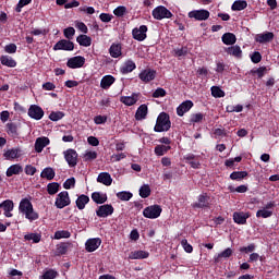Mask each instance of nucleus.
I'll return each mask as SVG.
<instances>
[{
    "instance_id": "obj_1",
    "label": "nucleus",
    "mask_w": 279,
    "mask_h": 279,
    "mask_svg": "<svg viewBox=\"0 0 279 279\" xmlns=\"http://www.w3.org/2000/svg\"><path fill=\"white\" fill-rule=\"evenodd\" d=\"M154 130L156 132H169V130H171V120H169V114L161 112L157 118Z\"/></svg>"
},
{
    "instance_id": "obj_2",
    "label": "nucleus",
    "mask_w": 279,
    "mask_h": 279,
    "mask_svg": "<svg viewBox=\"0 0 279 279\" xmlns=\"http://www.w3.org/2000/svg\"><path fill=\"white\" fill-rule=\"evenodd\" d=\"M70 205H71V197L69 196V192L66 191L60 192L56 197V202H54L56 208L62 209V208H66V206H70Z\"/></svg>"
},
{
    "instance_id": "obj_3",
    "label": "nucleus",
    "mask_w": 279,
    "mask_h": 279,
    "mask_svg": "<svg viewBox=\"0 0 279 279\" xmlns=\"http://www.w3.org/2000/svg\"><path fill=\"white\" fill-rule=\"evenodd\" d=\"M173 16V13L169 11L163 5H159L153 10V17L156 19V21H162V19H171Z\"/></svg>"
},
{
    "instance_id": "obj_4",
    "label": "nucleus",
    "mask_w": 279,
    "mask_h": 279,
    "mask_svg": "<svg viewBox=\"0 0 279 279\" xmlns=\"http://www.w3.org/2000/svg\"><path fill=\"white\" fill-rule=\"evenodd\" d=\"M161 214L162 207H160V205L148 206L143 210V215L146 219H158Z\"/></svg>"
},
{
    "instance_id": "obj_5",
    "label": "nucleus",
    "mask_w": 279,
    "mask_h": 279,
    "mask_svg": "<svg viewBox=\"0 0 279 279\" xmlns=\"http://www.w3.org/2000/svg\"><path fill=\"white\" fill-rule=\"evenodd\" d=\"M213 203V198L208 193H202L197 197V202L193 204V208H209Z\"/></svg>"
},
{
    "instance_id": "obj_6",
    "label": "nucleus",
    "mask_w": 279,
    "mask_h": 279,
    "mask_svg": "<svg viewBox=\"0 0 279 279\" xmlns=\"http://www.w3.org/2000/svg\"><path fill=\"white\" fill-rule=\"evenodd\" d=\"M75 45L71 40L61 39L53 46V51H73Z\"/></svg>"
},
{
    "instance_id": "obj_7",
    "label": "nucleus",
    "mask_w": 279,
    "mask_h": 279,
    "mask_svg": "<svg viewBox=\"0 0 279 279\" xmlns=\"http://www.w3.org/2000/svg\"><path fill=\"white\" fill-rule=\"evenodd\" d=\"M147 25H141L140 27H135L132 31V36L134 40L138 43H143L147 38Z\"/></svg>"
},
{
    "instance_id": "obj_8",
    "label": "nucleus",
    "mask_w": 279,
    "mask_h": 279,
    "mask_svg": "<svg viewBox=\"0 0 279 279\" xmlns=\"http://www.w3.org/2000/svg\"><path fill=\"white\" fill-rule=\"evenodd\" d=\"M84 64H86V58L82 56L72 57L66 62V66H69V69H82Z\"/></svg>"
},
{
    "instance_id": "obj_9",
    "label": "nucleus",
    "mask_w": 279,
    "mask_h": 279,
    "mask_svg": "<svg viewBox=\"0 0 279 279\" xmlns=\"http://www.w3.org/2000/svg\"><path fill=\"white\" fill-rule=\"evenodd\" d=\"M210 12L207 10H194L189 12V19H195V21H208Z\"/></svg>"
},
{
    "instance_id": "obj_10",
    "label": "nucleus",
    "mask_w": 279,
    "mask_h": 279,
    "mask_svg": "<svg viewBox=\"0 0 279 279\" xmlns=\"http://www.w3.org/2000/svg\"><path fill=\"white\" fill-rule=\"evenodd\" d=\"M28 117L35 121H40L45 117V111L38 105H32L28 109Z\"/></svg>"
},
{
    "instance_id": "obj_11",
    "label": "nucleus",
    "mask_w": 279,
    "mask_h": 279,
    "mask_svg": "<svg viewBox=\"0 0 279 279\" xmlns=\"http://www.w3.org/2000/svg\"><path fill=\"white\" fill-rule=\"evenodd\" d=\"M138 77L145 84H148V82H154V80H156V70H151V69L143 70L138 74Z\"/></svg>"
},
{
    "instance_id": "obj_12",
    "label": "nucleus",
    "mask_w": 279,
    "mask_h": 279,
    "mask_svg": "<svg viewBox=\"0 0 279 279\" xmlns=\"http://www.w3.org/2000/svg\"><path fill=\"white\" fill-rule=\"evenodd\" d=\"M63 154L69 167H75L77 165V151L75 149L70 148Z\"/></svg>"
},
{
    "instance_id": "obj_13",
    "label": "nucleus",
    "mask_w": 279,
    "mask_h": 279,
    "mask_svg": "<svg viewBox=\"0 0 279 279\" xmlns=\"http://www.w3.org/2000/svg\"><path fill=\"white\" fill-rule=\"evenodd\" d=\"M100 245H101V239L92 238L86 241L85 250L86 252H96V250H99Z\"/></svg>"
},
{
    "instance_id": "obj_14",
    "label": "nucleus",
    "mask_w": 279,
    "mask_h": 279,
    "mask_svg": "<svg viewBox=\"0 0 279 279\" xmlns=\"http://www.w3.org/2000/svg\"><path fill=\"white\" fill-rule=\"evenodd\" d=\"M112 213H114V207L108 204L99 206L98 209L96 210L97 217H101V218L110 217Z\"/></svg>"
},
{
    "instance_id": "obj_15",
    "label": "nucleus",
    "mask_w": 279,
    "mask_h": 279,
    "mask_svg": "<svg viewBox=\"0 0 279 279\" xmlns=\"http://www.w3.org/2000/svg\"><path fill=\"white\" fill-rule=\"evenodd\" d=\"M250 219V213L235 211L233 213V221L239 226H245Z\"/></svg>"
},
{
    "instance_id": "obj_16",
    "label": "nucleus",
    "mask_w": 279,
    "mask_h": 279,
    "mask_svg": "<svg viewBox=\"0 0 279 279\" xmlns=\"http://www.w3.org/2000/svg\"><path fill=\"white\" fill-rule=\"evenodd\" d=\"M49 143H51V141H49V137H37L35 141V151L37 154H41L43 149H45V147H47Z\"/></svg>"
},
{
    "instance_id": "obj_17",
    "label": "nucleus",
    "mask_w": 279,
    "mask_h": 279,
    "mask_svg": "<svg viewBox=\"0 0 279 279\" xmlns=\"http://www.w3.org/2000/svg\"><path fill=\"white\" fill-rule=\"evenodd\" d=\"M138 97H141V94L133 93L131 96H122L120 101L124 104V106H134L138 101Z\"/></svg>"
},
{
    "instance_id": "obj_18",
    "label": "nucleus",
    "mask_w": 279,
    "mask_h": 279,
    "mask_svg": "<svg viewBox=\"0 0 279 279\" xmlns=\"http://www.w3.org/2000/svg\"><path fill=\"white\" fill-rule=\"evenodd\" d=\"M271 40H274V33L271 32L257 34L255 36V41L259 43L260 45H265V43H271Z\"/></svg>"
},
{
    "instance_id": "obj_19",
    "label": "nucleus",
    "mask_w": 279,
    "mask_h": 279,
    "mask_svg": "<svg viewBox=\"0 0 279 279\" xmlns=\"http://www.w3.org/2000/svg\"><path fill=\"white\" fill-rule=\"evenodd\" d=\"M193 108V101L191 100H185L183 101L178 108H177V114L178 117H184L189 110Z\"/></svg>"
},
{
    "instance_id": "obj_20",
    "label": "nucleus",
    "mask_w": 279,
    "mask_h": 279,
    "mask_svg": "<svg viewBox=\"0 0 279 279\" xmlns=\"http://www.w3.org/2000/svg\"><path fill=\"white\" fill-rule=\"evenodd\" d=\"M145 258H149L147 251H133L129 254V260H143Z\"/></svg>"
},
{
    "instance_id": "obj_21",
    "label": "nucleus",
    "mask_w": 279,
    "mask_h": 279,
    "mask_svg": "<svg viewBox=\"0 0 279 279\" xmlns=\"http://www.w3.org/2000/svg\"><path fill=\"white\" fill-rule=\"evenodd\" d=\"M0 208L4 210V217H12V211L14 210V202L7 199L0 204Z\"/></svg>"
},
{
    "instance_id": "obj_22",
    "label": "nucleus",
    "mask_w": 279,
    "mask_h": 279,
    "mask_svg": "<svg viewBox=\"0 0 279 279\" xmlns=\"http://www.w3.org/2000/svg\"><path fill=\"white\" fill-rule=\"evenodd\" d=\"M114 82H117V78H114V76L105 75L100 81V88H102L104 90H108V88H110V86H112Z\"/></svg>"
},
{
    "instance_id": "obj_23",
    "label": "nucleus",
    "mask_w": 279,
    "mask_h": 279,
    "mask_svg": "<svg viewBox=\"0 0 279 279\" xmlns=\"http://www.w3.org/2000/svg\"><path fill=\"white\" fill-rule=\"evenodd\" d=\"M97 182L105 186H110L112 184V177L108 172H101L98 174Z\"/></svg>"
},
{
    "instance_id": "obj_24",
    "label": "nucleus",
    "mask_w": 279,
    "mask_h": 279,
    "mask_svg": "<svg viewBox=\"0 0 279 279\" xmlns=\"http://www.w3.org/2000/svg\"><path fill=\"white\" fill-rule=\"evenodd\" d=\"M147 112H148L147 105H141L135 112L136 121H143L147 119Z\"/></svg>"
},
{
    "instance_id": "obj_25",
    "label": "nucleus",
    "mask_w": 279,
    "mask_h": 279,
    "mask_svg": "<svg viewBox=\"0 0 279 279\" xmlns=\"http://www.w3.org/2000/svg\"><path fill=\"white\" fill-rule=\"evenodd\" d=\"M134 69H136V63H134V61L132 60H128L124 62V64L120 68V72L123 75H128V73H132V71H134Z\"/></svg>"
},
{
    "instance_id": "obj_26",
    "label": "nucleus",
    "mask_w": 279,
    "mask_h": 279,
    "mask_svg": "<svg viewBox=\"0 0 279 279\" xmlns=\"http://www.w3.org/2000/svg\"><path fill=\"white\" fill-rule=\"evenodd\" d=\"M23 173V166L15 163L8 168L7 178H12V175H20Z\"/></svg>"
},
{
    "instance_id": "obj_27",
    "label": "nucleus",
    "mask_w": 279,
    "mask_h": 279,
    "mask_svg": "<svg viewBox=\"0 0 279 279\" xmlns=\"http://www.w3.org/2000/svg\"><path fill=\"white\" fill-rule=\"evenodd\" d=\"M31 208H34L32 201L28 198H23L19 205V213L23 215L24 213H27V210H29Z\"/></svg>"
},
{
    "instance_id": "obj_28",
    "label": "nucleus",
    "mask_w": 279,
    "mask_h": 279,
    "mask_svg": "<svg viewBox=\"0 0 279 279\" xmlns=\"http://www.w3.org/2000/svg\"><path fill=\"white\" fill-rule=\"evenodd\" d=\"M226 52L229 56H233V58H242L243 57V50H241L240 46H231L226 49Z\"/></svg>"
},
{
    "instance_id": "obj_29",
    "label": "nucleus",
    "mask_w": 279,
    "mask_h": 279,
    "mask_svg": "<svg viewBox=\"0 0 279 279\" xmlns=\"http://www.w3.org/2000/svg\"><path fill=\"white\" fill-rule=\"evenodd\" d=\"M109 53L111 58H121L122 48L120 44H112L109 48Z\"/></svg>"
},
{
    "instance_id": "obj_30",
    "label": "nucleus",
    "mask_w": 279,
    "mask_h": 279,
    "mask_svg": "<svg viewBox=\"0 0 279 279\" xmlns=\"http://www.w3.org/2000/svg\"><path fill=\"white\" fill-rule=\"evenodd\" d=\"M92 199L95 204H106V202H108V196L100 192H94L92 194Z\"/></svg>"
},
{
    "instance_id": "obj_31",
    "label": "nucleus",
    "mask_w": 279,
    "mask_h": 279,
    "mask_svg": "<svg viewBox=\"0 0 279 279\" xmlns=\"http://www.w3.org/2000/svg\"><path fill=\"white\" fill-rule=\"evenodd\" d=\"M4 158L7 160H14V158H21V149L19 148H13L9 149L4 153Z\"/></svg>"
},
{
    "instance_id": "obj_32",
    "label": "nucleus",
    "mask_w": 279,
    "mask_h": 279,
    "mask_svg": "<svg viewBox=\"0 0 279 279\" xmlns=\"http://www.w3.org/2000/svg\"><path fill=\"white\" fill-rule=\"evenodd\" d=\"M23 216H25V219H27L28 221H37V219L40 218V215L37 214L36 210H34V207H31V209L26 210L24 214H22Z\"/></svg>"
},
{
    "instance_id": "obj_33",
    "label": "nucleus",
    "mask_w": 279,
    "mask_h": 279,
    "mask_svg": "<svg viewBox=\"0 0 279 279\" xmlns=\"http://www.w3.org/2000/svg\"><path fill=\"white\" fill-rule=\"evenodd\" d=\"M0 62L3 66H9L10 69H14V66H16V61L10 56H1Z\"/></svg>"
},
{
    "instance_id": "obj_34",
    "label": "nucleus",
    "mask_w": 279,
    "mask_h": 279,
    "mask_svg": "<svg viewBox=\"0 0 279 279\" xmlns=\"http://www.w3.org/2000/svg\"><path fill=\"white\" fill-rule=\"evenodd\" d=\"M97 156H98L97 151L87 149L83 154L82 158L84 162H93V160H97Z\"/></svg>"
},
{
    "instance_id": "obj_35",
    "label": "nucleus",
    "mask_w": 279,
    "mask_h": 279,
    "mask_svg": "<svg viewBox=\"0 0 279 279\" xmlns=\"http://www.w3.org/2000/svg\"><path fill=\"white\" fill-rule=\"evenodd\" d=\"M40 178H44V180H53L56 178V171L51 167L45 168L40 173Z\"/></svg>"
},
{
    "instance_id": "obj_36",
    "label": "nucleus",
    "mask_w": 279,
    "mask_h": 279,
    "mask_svg": "<svg viewBox=\"0 0 279 279\" xmlns=\"http://www.w3.org/2000/svg\"><path fill=\"white\" fill-rule=\"evenodd\" d=\"M90 202V198L87 195L82 194L81 196L77 197L76 199V206L78 210H84L86 208V204Z\"/></svg>"
},
{
    "instance_id": "obj_37",
    "label": "nucleus",
    "mask_w": 279,
    "mask_h": 279,
    "mask_svg": "<svg viewBox=\"0 0 279 279\" xmlns=\"http://www.w3.org/2000/svg\"><path fill=\"white\" fill-rule=\"evenodd\" d=\"M76 41L78 43V45H81V47H90V45H93V39L87 35H80L76 38Z\"/></svg>"
},
{
    "instance_id": "obj_38",
    "label": "nucleus",
    "mask_w": 279,
    "mask_h": 279,
    "mask_svg": "<svg viewBox=\"0 0 279 279\" xmlns=\"http://www.w3.org/2000/svg\"><path fill=\"white\" fill-rule=\"evenodd\" d=\"M247 8V1L245 0H236L233 2L231 10L233 12H241V10H245Z\"/></svg>"
},
{
    "instance_id": "obj_39",
    "label": "nucleus",
    "mask_w": 279,
    "mask_h": 279,
    "mask_svg": "<svg viewBox=\"0 0 279 279\" xmlns=\"http://www.w3.org/2000/svg\"><path fill=\"white\" fill-rule=\"evenodd\" d=\"M223 45H234L236 43V35L232 33H226L222 35Z\"/></svg>"
},
{
    "instance_id": "obj_40",
    "label": "nucleus",
    "mask_w": 279,
    "mask_h": 279,
    "mask_svg": "<svg viewBox=\"0 0 279 279\" xmlns=\"http://www.w3.org/2000/svg\"><path fill=\"white\" fill-rule=\"evenodd\" d=\"M52 239L56 241H60V239H71V232L66 230L56 231Z\"/></svg>"
},
{
    "instance_id": "obj_41",
    "label": "nucleus",
    "mask_w": 279,
    "mask_h": 279,
    "mask_svg": "<svg viewBox=\"0 0 279 279\" xmlns=\"http://www.w3.org/2000/svg\"><path fill=\"white\" fill-rule=\"evenodd\" d=\"M43 235L40 233H27L24 235L25 241H32L33 243H40Z\"/></svg>"
},
{
    "instance_id": "obj_42",
    "label": "nucleus",
    "mask_w": 279,
    "mask_h": 279,
    "mask_svg": "<svg viewBox=\"0 0 279 279\" xmlns=\"http://www.w3.org/2000/svg\"><path fill=\"white\" fill-rule=\"evenodd\" d=\"M232 254H233L232 248L228 247L215 257V263H219L221 258H230Z\"/></svg>"
},
{
    "instance_id": "obj_43",
    "label": "nucleus",
    "mask_w": 279,
    "mask_h": 279,
    "mask_svg": "<svg viewBox=\"0 0 279 279\" xmlns=\"http://www.w3.org/2000/svg\"><path fill=\"white\" fill-rule=\"evenodd\" d=\"M60 191V184L58 182L48 183V195H56Z\"/></svg>"
},
{
    "instance_id": "obj_44",
    "label": "nucleus",
    "mask_w": 279,
    "mask_h": 279,
    "mask_svg": "<svg viewBox=\"0 0 279 279\" xmlns=\"http://www.w3.org/2000/svg\"><path fill=\"white\" fill-rule=\"evenodd\" d=\"M271 215H274V210L267 209L265 207L257 210V213H256V217H258V218L262 217L263 219H268V217H271Z\"/></svg>"
},
{
    "instance_id": "obj_45",
    "label": "nucleus",
    "mask_w": 279,
    "mask_h": 279,
    "mask_svg": "<svg viewBox=\"0 0 279 279\" xmlns=\"http://www.w3.org/2000/svg\"><path fill=\"white\" fill-rule=\"evenodd\" d=\"M169 149H171V146L169 145H157L155 147V154L156 156H165Z\"/></svg>"
},
{
    "instance_id": "obj_46",
    "label": "nucleus",
    "mask_w": 279,
    "mask_h": 279,
    "mask_svg": "<svg viewBox=\"0 0 279 279\" xmlns=\"http://www.w3.org/2000/svg\"><path fill=\"white\" fill-rule=\"evenodd\" d=\"M149 195H151V187H149L148 184H144L140 189V196L145 199V198L149 197Z\"/></svg>"
},
{
    "instance_id": "obj_47",
    "label": "nucleus",
    "mask_w": 279,
    "mask_h": 279,
    "mask_svg": "<svg viewBox=\"0 0 279 279\" xmlns=\"http://www.w3.org/2000/svg\"><path fill=\"white\" fill-rule=\"evenodd\" d=\"M211 95H213V97L221 98V97H226V92L222 90L221 88H219L218 86H213Z\"/></svg>"
},
{
    "instance_id": "obj_48",
    "label": "nucleus",
    "mask_w": 279,
    "mask_h": 279,
    "mask_svg": "<svg viewBox=\"0 0 279 279\" xmlns=\"http://www.w3.org/2000/svg\"><path fill=\"white\" fill-rule=\"evenodd\" d=\"M243 178H247V172L245 171H235L230 174L231 180H243Z\"/></svg>"
},
{
    "instance_id": "obj_49",
    "label": "nucleus",
    "mask_w": 279,
    "mask_h": 279,
    "mask_svg": "<svg viewBox=\"0 0 279 279\" xmlns=\"http://www.w3.org/2000/svg\"><path fill=\"white\" fill-rule=\"evenodd\" d=\"M118 199H121V202H130L131 197H133L131 192H119L117 193Z\"/></svg>"
},
{
    "instance_id": "obj_50",
    "label": "nucleus",
    "mask_w": 279,
    "mask_h": 279,
    "mask_svg": "<svg viewBox=\"0 0 279 279\" xmlns=\"http://www.w3.org/2000/svg\"><path fill=\"white\" fill-rule=\"evenodd\" d=\"M256 250V244L251 243L247 246H242L240 247V252H242L243 254H252V252H255Z\"/></svg>"
},
{
    "instance_id": "obj_51",
    "label": "nucleus",
    "mask_w": 279,
    "mask_h": 279,
    "mask_svg": "<svg viewBox=\"0 0 279 279\" xmlns=\"http://www.w3.org/2000/svg\"><path fill=\"white\" fill-rule=\"evenodd\" d=\"M204 121V113H193L190 118V123H202Z\"/></svg>"
},
{
    "instance_id": "obj_52",
    "label": "nucleus",
    "mask_w": 279,
    "mask_h": 279,
    "mask_svg": "<svg viewBox=\"0 0 279 279\" xmlns=\"http://www.w3.org/2000/svg\"><path fill=\"white\" fill-rule=\"evenodd\" d=\"M126 12H128V8H125L124 5H120L113 10L114 16H118V17L125 16Z\"/></svg>"
},
{
    "instance_id": "obj_53",
    "label": "nucleus",
    "mask_w": 279,
    "mask_h": 279,
    "mask_svg": "<svg viewBox=\"0 0 279 279\" xmlns=\"http://www.w3.org/2000/svg\"><path fill=\"white\" fill-rule=\"evenodd\" d=\"M69 250V245H66L65 243H61L57 245V255L58 256H62L64 254H66Z\"/></svg>"
},
{
    "instance_id": "obj_54",
    "label": "nucleus",
    "mask_w": 279,
    "mask_h": 279,
    "mask_svg": "<svg viewBox=\"0 0 279 279\" xmlns=\"http://www.w3.org/2000/svg\"><path fill=\"white\" fill-rule=\"evenodd\" d=\"M181 245L184 252H186L187 254H193V245H191L186 239H183L181 241Z\"/></svg>"
},
{
    "instance_id": "obj_55",
    "label": "nucleus",
    "mask_w": 279,
    "mask_h": 279,
    "mask_svg": "<svg viewBox=\"0 0 279 279\" xmlns=\"http://www.w3.org/2000/svg\"><path fill=\"white\" fill-rule=\"evenodd\" d=\"M63 117H64V112L62 111H56L49 114L50 121H60V119H62Z\"/></svg>"
},
{
    "instance_id": "obj_56",
    "label": "nucleus",
    "mask_w": 279,
    "mask_h": 279,
    "mask_svg": "<svg viewBox=\"0 0 279 279\" xmlns=\"http://www.w3.org/2000/svg\"><path fill=\"white\" fill-rule=\"evenodd\" d=\"M124 158H128V155L125 153L113 154L111 156V161L112 162H121V160H124Z\"/></svg>"
},
{
    "instance_id": "obj_57",
    "label": "nucleus",
    "mask_w": 279,
    "mask_h": 279,
    "mask_svg": "<svg viewBox=\"0 0 279 279\" xmlns=\"http://www.w3.org/2000/svg\"><path fill=\"white\" fill-rule=\"evenodd\" d=\"M64 36L68 38V40H72L75 36V28L68 27L63 31Z\"/></svg>"
},
{
    "instance_id": "obj_58",
    "label": "nucleus",
    "mask_w": 279,
    "mask_h": 279,
    "mask_svg": "<svg viewBox=\"0 0 279 279\" xmlns=\"http://www.w3.org/2000/svg\"><path fill=\"white\" fill-rule=\"evenodd\" d=\"M75 27L78 29V32H82L83 34H88V26L84 24V22H75Z\"/></svg>"
},
{
    "instance_id": "obj_59",
    "label": "nucleus",
    "mask_w": 279,
    "mask_h": 279,
    "mask_svg": "<svg viewBox=\"0 0 279 279\" xmlns=\"http://www.w3.org/2000/svg\"><path fill=\"white\" fill-rule=\"evenodd\" d=\"M63 189H75V178H70L65 180V182L63 183Z\"/></svg>"
},
{
    "instance_id": "obj_60",
    "label": "nucleus",
    "mask_w": 279,
    "mask_h": 279,
    "mask_svg": "<svg viewBox=\"0 0 279 279\" xmlns=\"http://www.w3.org/2000/svg\"><path fill=\"white\" fill-rule=\"evenodd\" d=\"M227 112H243V105L227 106Z\"/></svg>"
},
{
    "instance_id": "obj_61",
    "label": "nucleus",
    "mask_w": 279,
    "mask_h": 279,
    "mask_svg": "<svg viewBox=\"0 0 279 279\" xmlns=\"http://www.w3.org/2000/svg\"><path fill=\"white\" fill-rule=\"evenodd\" d=\"M99 19L102 23H110V21H112V19H114V16L109 13H101L99 15Z\"/></svg>"
},
{
    "instance_id": "obj_62",
    "label": "nucleus",
    "mask_w": 279,
    "mask_h": 279,
    "mask_svg": "<svg viewBox=\"0 0 279 279\" xmlns=\"http://www.w3.org/2000/svg\"><path fill=\"white\" fill-rule=\"evenodd\" d=\"M58 276V272L54 270H47L44 275H43V279H54Z\"/></svg>"
},
{
    "instance_id": "obj_63",
    "label": "nucleus",
    "mask_w": 279,
    "mask_h": 279,
    "mask_svg": "<svg viewBox=\"0 0 279 279\" xmlns=\"http://www.w3.org/2000/svg\"><path fill=\"white\" fill-rule=\"evenodd\" d=\"M241 160H242V157L230 158L226 160L225 165L226 167H233L234 162H241Z\"/></svg>"
},
{
    "instance_id": "obj_64",
    "label": "nucleus",
    "mask_w": 279,
    "mask_h": 279,
    "mask_svg": "<svg viewBox=\"0 0 279 279\" xmlns=\"http://www.w3.org/2000/svg\"><path fill=\"white\" fill-rule=\"evenodd\" d=\"M16 49L17 47L15 46V44H9L4 46L5 53H16Z\"/></svg>"
}]
</instances>
